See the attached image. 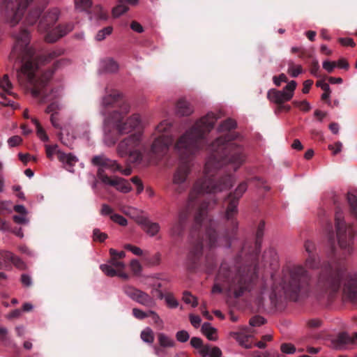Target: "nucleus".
Returning <instances> with one entry per match:
<instances>
[{
  "label": "nucleus",
  "mask_w": 357,
  "mask_h": 357,
  "mask_svg": "<svg viewBox=\"0 0 357 357\" xmlns=\"http://www.w3.org/2000/svg\"><path fill=\"white\" fill-rule=\"evenodd\" d=\"M210 150L213 155L206 162L204 177L195 183L190 193L189 207H193L197 199H201L205 194H215L229 188L232 185V177L227 176L222 183L214 184L215 171L227 164L233 172H236L245 160L243 148L231 142L230 138L217 139L211 144Z\"/></svg>",
  "instance_id": "obj_1"
},
{
  "label": "nucleus",
  "mask_w": 357,
  "mask_h": 357,
  "mask_svg": "<svg viewBox=\"0 0 357 357\" xmlns=\"http://www.w3.org/2000/svg\"><path fill=\"white\" fill-rule=\"evenodd\" d=\"M15 41L10 54V59L23 62L21 68L17 71V80L20 84L29 83L33 86L32 93L38 96L40 93V88L45 86L52 79L53 70L45 72L38 80L36 79L38 65L34 58V50L29 45V33L23 29L14 36Z\"/></svg>",
  "instance_id": "obj_2"
},
{
  "label": "nucleus",
  "mask_w": 357,
  "mask_h": 357,
  "mask_svg": "<svg viewBox=\"0 0 357 357\" xmlns=\"http://www.w3.org/2000/svg\"><path fill=\"white\" fill-rule=\"evenodd\" d=\"M217 119L213 113H208L179 137L174 145V149L180 157L185 158L195 154L202 147L204 135L213 128Z\"/></svg>",
  "instance_id": "obj_3"
},
{
  "label": "nucleus",
  "mask_w": 357,
  "mask_h": 357,
  "mask_svg": "<svg viewBox=\"0 0 357 357\" xmlns=\"http://www.w3.org/2000/svg\"><path fill=\"white\" fill-rule=\"evenodd\" d=\"M33 0H3V8L5 11L6 22L11 26L17 25L22 20L24 11ZM41 2L32 6L24 19V24L33 25L40 18L43 11L48 3L47 0H40Z\"/></svg>",
  "instance_id": "obj_4"
},
{
  "label": "nucleus",
  "mask_w": 357,
  "mask_h": 357,
  "mask_svg": "<svg viewBox=\"0 0 357 357\" xmlns=\"http://www.w3.org/2000/svg\"><path fill=\"white\" fill-rule=\"evenodd\" d=\"M33 0H3V8L5 11L6 22L11 26L17 25L22 20L24 11ZM41 2L32 6L24 19V24L33 25L40 18L43 11L48 3L47 0H40Z\"/></svg>",
  "instance_id": "obj_5"
},
{
  "label": "nucleus",
  "mask_w": 357,
  "mask_h": 357,
  "mask_svg": "<svg viewBox=\"0 0 357 357\" xmlns=\"http://www.w3.org/2000/svg\"><path fill=\"white\" fill-rule=\"evenodd\" d=\"M130 106L128 102L121 105V112L113 110V115L106 116L104 119L105 126L113 125L115 130L120 135L131 132L142 126V117L139 114H133L126 119L125 117L130 112Z\"/></svg>",
  "instance_id": "obj_6"
},
{
  "label": "nucleus",
  "mask_w": 357,
  "mask_h": 357,
  "mask_svg": "<svg viewBox=\"0 0 357 357\" xmlns=\"http://www.w3.org/2000/svg\"><path fill=\"white\" fill-rule=\"evenodd\" d=\"M59 15V9L53 8L47 11L39 22L38 30L41 33H47L45 39L48 43L56 41L59 38L71 31L74 28L73 24L67 23L52 29V26L58 20Z\"/></svg>",
  "instance_id": "obj_7"
},
{
  "label": "nucleus",
  "mask_w": 357,
  "mask_h": 357,
  "mask_svg": "<svg viewBox=\"0 0 357 357\" xmlns=\"http://www.w3.org/2000/svg\"><path fill=\"white\" fill-rule=\"evenodd\" d=\"M309 276L303 267L296 266L284 272L279 285L286 293H300L307 289Z\"/></svg>",
  "instance_id": "obj_8"
},
{
  "label": "nucleus",
  "mask_w": 357,
  "mask_h": 357,
  "mask_svg": "<svg viewBox=\"0 0 357 357\" xmlns=\"http://www.w3.org/2000/svg\"><path fill=\"white\" fill-rule=\"evenodd\" d=\"M142 142V135L141 133L129 135L119 143L116 149L118 155L121 157L128 155L132 162L141 161L144 149Z\"/></svg>",
  "instance_id": "obj_9"
},
{
  "label": "nucleus",
  "mask_w": 357,
  "mask_h": 357,
  "mask_svg": "<svg viewBox=\"0 0 357 357\" xmlns=\"http://www.w3.org/2000/svg\"><path fill=\"white\" fill-rule=\"evenodd\" d=\"M173 137L170 135H162L155 137L150 149V155L155 159H161L165 156L172 146Z\"/></svg>",
  "instance_id": "obj_10"
},
{
  "label": "nucleus",
  "mask_w": 357,
  "mask_h": 357,
  "mask_svg": "<svg viewBox=\"0 0 357 357\" xmlns=\"http://www.w3.org/2000/svg\"><path fill=\"white\" fill-rule=\"evenodd\" d=\"M123 291L131 300L144 307L151 308L156 306V301L152 296L146 292L132 285H124L123 287Z\"/></svg>",
  "instance_id": "obj_11"
},
{
  "label": "nucleus",
  "mask_w": 357,
  "mask_h": 357,
  "mask_svg": "<svg viewBox=\"0 0 357 357\" xmlns=\"http://www.w3.org/2000/svg\"><path fill=\"white\" fill-rule=\"evenodd\" d=\"M297 83L294 80L290 81L282 91L271 89L268 91L267 97L268 100L275 104H282L290 100L294 93Z\"/></svg>",
  "instance_id": "obj_12"
},
{
  "label": "nucleus",
  "mask_w": 357,
  "mask_h": 357,
  "mask_svg": "<svg viewBox=\"0 0 357 357\" xmlns=\"http://www.w3.org/2000/svg\"><path fill=\"white\" fill-rule=\"evenodd\" d=\"M123 102H128L123 100L121 96L117 92H113L112 94L104 96L101 101L100 105V112L104 116V119L106 116H112V112H108L110 108H115L114 110L121 112V105Z\"/></svg>",
  "instance_id": "obj_13"
},
{
  "label": "nucleus",
  "mask_w": 357,
  "mask_h": 357,
  "mask_svg": "<svg viewBox=\"0 0 357 357\" xmlns=\"http://www.w3.org/2000/svg\"><path fill=\"white\" fill-rule=\"evenodd\" d=\"M335 225L338 243L342 248L349 247L353 239L349 230L347 231L344 222L342 218V214L337 213L335 215Z\"/></svg>",
  "instance_id": "obj_14"
},
{
  "label": "nucleus",
  "mask_w": 357,
  "mask_h": 357,
  "mask_svg": "<svg viewBox=\"0 0 357 357\" xmlns=\"http://www.w3.org/2000/svg\"><path fill=\"white\" fill-rule=\"evenodd\" d=\"M343 294L346 299L354 303L357 299V275L353 274H347L342 278Z\"/></svg>",
  "instance_id": "obj_15"
},
{
  "label": "nucleus",
  "mask_w": 357,
  "mask_h": 357,
  "mask_svg": "<svg viewBox=\"0 0 357 357\" xmlns=\"http://www.w3.org/2000/svg\"><path fill=\"white\" fill-rule=\"evenodd\" d=\"M98 174L99 178L103 183L111 186H114L116 189L121 192L128 193L132 190V187L128 181L124 178L118 177L111 178L107 175L102 174L100 169L99 170Z\"/></svg>",
  "instance_id": "obj_16"
},
{
  "label": "nucleus",
  "mask_w": 357,
  "mask_h": 357,
  "mask_svg": "<svg viewBox=\"0 0 357 357\" xmlns=\"http://www.w3.org/2000/svg\"><path fill=\"white\" fill-rule=\"evenodd\" d=\"M248 184L246 182L241 183L234 192V197L231 199L229 204L226 211V218L230 219L237 213L238 200L247 190Z\"/></svg>",
  "instance_id": "obj_17"
},
{
  "label": "nucleus",
  "mask_w": 357,
  "mask_h": 357,
  "mask_svg": "<svg viewBox=\"0 0 357 357\" xmlns=\"http://www.w3.org/2000/svg\"><path fill=\"white\" fill-rule=\"evenodd\" d=\"M340 287V281L333 276L321 277L317 283V288L326 294H333Z\"/></svg>",
  "instance_id": "obj_18"
},
{
  "label": "nucleus",
  "mask_w": 357,
  "mask_h": 357,
  "mask_svg": "<svg viewBox=\"0 0 357 357\" xmlns=\"http://www.w3.org/2000/svg\"><path fill=\"white\" fill-rule=\"evenodd\" d=\"M354 343V339L347 333H340L330 340V347L335 349H344Z\"/></svg>",
  "instance_id": "obj_19"
},
{
  "label": "nucleus",
  "mask_w": 357,
  "mask_h": 357,
  "mask_svg": "<svg viewBox=\"0 0 357 357\" xmlns=\"http://www.w3.org/2000/svg\"><path fill=\"white\" fill-rule=\"evenodd\" d=\"M91 162L93 165L101 167L98 171L100 169L102 174H104L102 168L109 169L112 172L120 170V165L116 160H110L102 155L94 156L92 158Z\"/></svg>",
  "instance_id": "obj_20"
},
{
  "label": "nucleus",
  "mask_w": 357,
  "mask_h": 357,
  "mask_svg": "<svg viewBox=\"0 0 357 357\" xmlns=\"http://www.w3.org/2000/svg\"><path fill=\"white\" fill-rule=\"evenodd\" d=\"M190 172L188 165H181L175 172L173 178V183L176 185L175 190L180 192L183 189L180 190V187L185 183L187 176Z\"/></svg>",
  "instance_id": "obj_21"
},
{
  "label": "nucleus",
  "mask_w": 357,
  "mask_h": 357,
  "mask_svg": "<svg viewBox=\"0 0 357 357\" xmlns=\"http://www.w3.org/2000/svg\"><path fill=\"white\" fill-rule=\"evenodd\" d=\"M248 289V284L245 276H237L230 287V290L234 291L236 297L241 296Z\"/></svg>",
  "instance_id": "obj_22"
},
{
  "label": "nucleus",
  "mask_w": 357,
  "mask_h": 357,
  "mask_svg": "<svg viewBox=\"0 0 357 357\" xmlns=\"http://www.w3.org/2000/svg\"><path fill=\"white\" fill-rule=\"evenodd\" d=\"M58 159L70 172H73V167L78 162V158L73 153H65L62 151H58Z\"/></svg>",
  "instance_id": "obj_23"
},
{
  "label": "nucleus",
  "mask_w": 357,
  "mask_h": 357,
  "mask_svg": "<svg viewBox=\"0 0 357 357\" xmlns=\"http://www.w3.org/2000/svg\"><path fill=\"white\" fill-rule=\"evenodd\" d=\"M13 84L9 79L7 75H4L3 77L0 78V89L2 92H0V96L5 98V95L15 96V93L13 91Z\"/></svg>",
  "instance_id": "obj_24"
},
{
  "label": "nucleus",
  "mask_w": 357,
  "mask_h": 357,
  "mask_svg": "<svg viewBox=\"0 0 357 357\" xmlns=\"http://www.w3.org/2000/svg\"><path fill=\"white\" fill-rule=\"evenodd\" d=\"M202 333L208 340L216 341L218 339V330L210 323L205 322L202 326Z\"/></svg>",
  "instance_id": "obj_25"
},
{
  "label": "nucleus",
  "mask_w": 357,
  "mask_h": 357,
  "mask_svg": "<svg viewBox=\"0 0 357 357\" xmlns=\"http://www.w3.org/2000/svg\"><path fill=\"white\" fill-rule=\"evenodd\" d=\"M141 225L144 231L150 236H155L160 229L158 223L151 222L149 220H144Z\"/></svg>",
  "instance_id": "obj_26"
},
{
  "label": "nucleus",
  "mask_w": 357,
  "mask_h": 357,
  "mask_svg": "<svg viewBox=\"0 0 357 357\" xmlns=\"http://www.w3.org/2000/svg\"><path fill=\"white\" fill-rule=\"evenodd\" d=\"M193 112L190 104L184 99H181L176 104V113L180 116H188Z\"/></svg>",
  "instance_id": "obj_27"
},
{
  "label": "nucleus",
  "mask_w": 357,
  "mask_h": 357,
  "mask_svg": "<svg viewBox=\"0 0 357 357\" xmlns=\"http://www.w3.org/2000/svg\"><path fill=\"white\" fill-rule=\"evenodd\" d=\"M229 336L234 337L241 347L246 349L252 347V344L249 342V338L251 336L240 332H231Z\"/></svg>",
  "instance_id": "obj_28"
},
{
  "label": "nucleus",
  "mask_w": 357,
  "mask_h": 357,
  "mask_svg": "<svg viewBox=\"0 0 357 357\" xmlns=\"http://www.w3.org/2000/svg\"><path fill=\"white\" fill-rule=\"evenodd\" d=\"M199 354L203 356L209 357H220L222 355L221 350L217 347H211L209 345H204L201 350H199Z\"/></svg>",
  "instance_id": "obj_29"
},
{
  "label": "nucleus",
  "mask_w": 357,
  "mask_h": 357,
  "mask_svg": "<svg viewBox=\"0 0 357 357\" xmlns=\"http://www.w3.org/2000/svg\"><path fill=\"white\" fill-rule=\"evenodd\" d=\"M185 217H183L181 215H179L178 220L174 222L169 230V234L172 237L178 236L183 229Z\"/></svg>",
  "instance_id": "obj_30"
},
{
  "label": "nucleus",
  "mask_w": 357,
  "mask_h": 357,
  "mask_svg": "<svg viewBox=\"0 0 357 357\" xmlns=\"http://www.w3.org/2000/svg\"><path fill=\"white\" fill-rule=\"evenodd\" d=\"M347 201L353 213L356 215L357 213V195L355 190L348 192Z\"/></svg>",
  "instance_id": "obj_31"
},
{
  "label": "nucleus",
  "mask_w": 357,
  "mask_h": 357,
  "mask_svg": "<svg viewBox=\"0 0 357 357\" xmlns=\"http://www.w3.org/2000/svg\"><path fill=\"white\" fill-rule=\"evenodd\" d=\"M128 10V7L124 3V1L119 0V4L112 10V15L114 17H118L126 13Z\"/></svg>",
  "instance_id": "obj_32"
},
{
  "label": "nucleus",
  "mask_w": 357,
  "mask_h": 357,
  "mask_svg": "<svg viewBox=\"0 0 357 357\" xmlns=\"http://www.w3.org/2000/svg\"><path fill=\"white\" fill-rule=\"evenodd\" d=\"M171 127L172 124L168 121H163L156 126L154 135H166L165 132H168Z\"/></svg>",
  "instance_id": "obj_33"
},
{
  "label": "nucleus",
  "mask_w": 357,
  "mask_h": 357,
  "mask_svg": "<svg viewBox=\"0 0 357 357\" xmlns=\"http://www.w3.org/2000/svg\"><path fill=\"white\" fill-rule=\"evenodd\" d=\"M141 338L142 340L146 343L151 344L154 341V335L153 331L146 327L144 330L141 332Z\"/></svg>",
  "instance_id": "obj_34"
},
{
  "label": "nucleus",
  "mask_w": 357,
  "mask_h": 357,
  "mask_svg": "<svg viewBox=\"0 0 357 357\" xmlns=\"http://www.w3.org/2000/svg\"><path fill=\"white\" fill-rule=\"evenodd\" d=\"M183 301L185 303L191 305L192 307H195L198 305L197 297L192 295L189 291H185L183 294Z\"/></svg>",
  "instance_id": "obj_35"
},
{
  "label": "nucleus",
  "mask_w": 357,
  "mask_h": 357,
  "mask_svg": "<svg viewBox=\"0 0 357 357\" xmlns=\"http://www.w3.org/2000/svg\"><path fill=\"white\" fill-rule=\"evenodd\" d=\"M102 66L107 72L114 73L118 70L119 66L116 61L112 59L105 60L102 62Z\"/></svg>",
  "instance_id": "obj_36"
},
{
  "label": "nucleus",
  "mask_w": 357,
  "mask_h": 357,
  "mask_svg": "<svg viewBox=\"0 0 357 357\" xmlns=\"http://www.w3.org/2000/svg\"><path fill=\"white\" fill-rule=\"evenodd\" d=\"M158 342L163 347H172L174 345V340L164 333L158 335Z\"/></svg>",
  "instance_id": "obj_37"
},
{
  "label": "nucleus",
  "mask_w": 357,
  "mask_h": 357,
  "mask_svg": "<svg viewBox=\"0 0 357 357\" xmlns=\"http://www.w3.org/2000/svg\"><path fill=\"white\" fill-rule=\"evenodd\" d=\"M287 72L292 77H296L302 73V67L301 65H294L293 62L290 61Z\"/></svg>",
  "instance_id": "obj_38"
},
{
  "label": "nucleus",
  "mask_w": 357,
  "mask_h": 357,
  "mask_svg": "<svg viewBox=\"0 0 357 357\" xmlns=\"http://www.w3.org/2000/svg\"><path fill=\"white\" fill-rule=\"evenodd\" d=\"M100 268L107 276L114 277L118 274V271H116L111 264H101Z\"/></svg>",
  "instance_id": "obj_39"
},
{
  "label": "nucleus",
  "mask_w": 357,
  "mask_h": 357,
  "mask_svg": "<svg viewBox=\"0 0 357 357\" xmlns=\"http://www.w3.org/2000/svg\"><path fill=\"white\" fill-rule=\"evenodd\" d=\"M91 6V0H75V7L77 10L82 11L87 10Z\"/></svg>",
  "instance_id": "obj_40"
},
{
  "label": "nucleus",
  "mask_w": 357,
  "mask_h": 357,
  "mask_svg": "<svg viewBox=\"0 0 357 357\" xmlns=\"http://www.w3.org/2000/svg\"><path fill=\"white\" fill-rule=\"evenodd\" d=\"M236 123L234 120L229 119L225 121L219 127V131L224 132L230 130L236 127Z\"/></svg>",
  "instance_id": "obj_41"
},
{
  "label": "nucleus",
  "mask_w": 357,
  "mask_h": 357,
  "mask_svg": "<svg viewBox=\"0 0 357 357\" xmlns=\"http://www.w3.org/2000/svg\"><path fill=\"white\" fill-rule=\"evenodd\" d=\"M112 26H107L101 30H100L96 34V39L98 41H101L104 40L107 36H109L112 32Z\"/></svg>",
  "instance_id": "obj_42"
},
{
  "label": "nucleus",
  "mask_w": 357,
  "mask_h": 357,
  "mask_svg": "<svg viewBox=\"0 0 357 357\" xmlns=\"http://www.w3.org/2000/svg\"><path fill=\"white\" fill-rule=\"evenodd\" d=\"M130 268L135 275L141 274L142 267L140 262L137 259H132L130 263Z\"/></svg>",
  "instance_id": "obj_43"
},
{
  "label": "nucleus",
  "mask_w": 357,
  "mask_h": 357,
  "mask_svg": "<svg viewBox=\"0 0 357 357\" xmlns=\"http://www.w3.org/2000/svg\"><path fill=\"white\" fill-rule=\"evenodd\" d=\"M109 263L118 271H123L126 267L123 261H119V259H116L115 257H111Z\"/></svg>",
  "instance_id": "obj_44"
},
{
  "label": "nucleus",
  "mask_w": 357,
  "mask_h": 357,
  "mask_svg": "<svg viewBox=\"0 0 357 357\" xmlns=\"http://www.w3.org/2000/svg\"><path fill=\"white\" fill-rule=\"evenodd\" d=\"M63 53V51L62 50H51L45 56V60L46 62H50L52 60L54 59L55 58L61 56Z\"/></svg>",
  "instance_id": "obj_45"
},
{
  "label": "nucleus",
  "mask_w": 357,
  "mask_h": 357,
  "mask_svg": "<svg viewBox=\"0 0 357 357\" xmlns=\"http://www.w3.org/2000/svg\"><path fill=\"white\" fill-rule=\"evenodd\" d=\"M47 156L50 159H52L55 154L58 155V151H61L58 149L57 145H46L45 146Z\"/></svg>",
  "instance_id": "obj_46"
},
{
  "label": "nucleus",
  "mask_w": 357,
  "mask_h": 357,
  "mask_svg": "<svg viewBox=\"0 0 357 357\" xmlns=\"http://www.w3.org/2000/svg\"><path fill=\"white\" fill-rule=\"evenodd\" d=\"M280 350L282 353L292 354L296 352V347L290 343H283L280 346Z\"/></svg>",
  "instance_id": "obj_47"
},
{
  "label": "nucleus",
  "mask_w": 357,
  "mask_h": 357,
  "mask_svg": "<svg viewBox=\"0 0 357 357\" xmlns=\"http://www.w3.org/2000/svg\"><path fill=\"white\" fill-rule=\"evenodd\" d=\"M167 306L170 308H176L178 306V302L172 294H167L165 297Z\"/></svg>",
  "instance_id": "obj_48"
},
{
  "label": "nucleus",
  "mask_w": 357,
  "mask_h": 357,
  "mask_svg": "<svg viewBox=\"0 0 357 357\" xmlns=\"http://www.w3.org/2000/svg\"><path fill=\"white\" fill-rule=\"evenodd\" d=\"M110 218L112 221L121 226H126L128 224L127 220L123 216L119 214H112L111 215Z\"/></svg>",
  "instance_id": "obj_49"
},
{
  "label": "nucleus",
  "mask_w": 357,
  "mask_h": 357,
  "mask_svg": "<svg viewBox=\"0 0 357 357\" xmlns=\"http://www.w3.org/2000/svg\"><path fill=\"white\" fill-rule=\"evenodd\" d=\"M132 314L137 319H144L149 317V311L146 312L139 308L135 307L132 309Z\"/></svg>",
  "instance_id": "obj_50"
},
{
  "label": "nucleus",
  "mask_w": 357,
  "mask_h": 357,
  "mask_svg": "<svg viewBox=\"0 0 357 357\" xmlns=\"http://www.w3.org/2000/svg\"><path fill=\"white\" fill-rule=\"evenodd\" d=\"M294 105L303 112H308L311 109V105L306 100L294 101Z\"/></svg>",
  "instance_id": "obj_51"
},
{
  "label": "nucleus",
  "mask_w": 357,
  "mask_h": 357,
  "mask_svg": "<svg viewBox=\"0 0 357 357\" xmlns=\"http://www.w3.org/2000/svg\"><path fill=\"white\" fill-rule=\"evenodd\" d=\"M93 236L94 241L100 242L104 241L107 238V235L105 233L101 232L98 229H93Z\"/></svg>",
  "instance_id": "obj_52"
},
{
  "label": "nucleus",
  "mask_w": 357,
  "mask_h": 357,
  "mask_svg": "<svg viewBox=\"0 0 357 357\" xmlns=\"http://www.w3.org/2000/svg\"><path fill=\"white\" fill-rule=\"evenodd\" d=\"M176 337L178 342H185L189 340L190 335L186 331L182 330L176 333Z\"/></svg>",
  "instance_id": "obj_53"
},
{
  "label": "nucleus",
  "mask_w": 357,
  "mask_h": 357,
  "mask_svg": "<svg viewBox=\"0 0 357 357\" xmlns=\"http://www.w3.org/2000/svg\"><path fill=\"white\" fill-rule=\"evenodd\" d=\"M22 142V139L20 136L15 135L8 139V144L10 147H15L19 146Z\"/></svg>",
  "instance_id": "obj_54"
},
{
  "label": "nucleus",
  "mask_w": 357,
  "mask_h": 357,
  "mask_svg": "<svg viewBox=\"0 0 357 357\" xmlns=\"http://www.w3.org/2000/svg\"><path fill=\"white\" fill-rule=\"evenodd\" d=\"M208 238V243L207 245L209 247H213L215 245V240H216V234L214 230L209 229L206 234Z\"/></svg>",
  "instance_id": "obj_55"
},
{
  "label": "nucleus",
  "mask_w": 357,
  "mask_h": 357,
  "mask_svg": "<svg viewBox=\"0 0 357 357\" xmlns=\"http://www.w3.org/2000/svg\"><path fill=\"white\" fill-rule=\"evenodd\" d=\"M323 68L328 73H332L336 68V61H330L326 60L322 63Z\"/></svg>",
  "instance_id": "obj_56"
},
{
  "label": "nucleus",
  "mask_w": 357,
  "mask_h": 357,
  "mask_svg": "<svg viewBox=\"0 0 357 357\" xmlns=\"http://www.w3.org/2000/svg\"><path fill=\"white\" fill-rule=\"evenodd\" d=\"M342 144L340 142L333 144L328 145V149L331 151L333 155H337L342 151Z\"/></svg>",
  "instance_id": "obj_57"
},
{
  "label": "nucleus",
  "mask_w": 357,
  "mask_h": 357,
  "mask_svg": "<svg viewBox=\"0 0 357 357\" xmlns=\"http://www.w3.org/2000/svg\"><path fill=\"white\" fill-rule=\"evenodd\" d=\"M249 323L252 326H259L265 323V319L262 317L256 316L250 319Z\"/></svg>",
  "instance_id": "obj_58"
},
{
  "label": "nucleus",
  "mask_w": 357,
  "mask_h": 357,
  "mask_svg": "<svg viewBox=\"0 0 357 357\" xmlns=\"http://www.w3.org/2000/svg\"><path fill=\"white\" fill-rule=\"evenodd\" d=\"M190 324L195 328H198L200 326L202 319L198 315L190 314L189 315Z\"/></svg>",
  "instance_id": "obj_59"
},
{
  "label": "nucleus",
  "mask_w": 357,
  "mask_h": 357,
  "mask_svg": "<svg viewBox=\"0 0 357 357\" xmlns=\"http://www.w3.org/2000/svg\"><path fill=\"white\" fill-rule=\"evenodd\" d=\"M124 248L125 249L132 252L135 255L141 256L143 254L142 250L139 247L134 246L130 244H126Z\"/></svg>",
  "instance_id": "obj_60"
},
{
  "label": "nucleus",
  "mask_w": 357,
  "mask_h": 357,
  "mask_svg": "<svg viewBox=\"0 0 357 357\" xmlns=\"http://www.w3.org/2000/svg\"><path fill=\"white\" fill-rule=\"evenodd\" d=\"M61 109V106L57 102H52L50 105H49L46 109L47 113H52L58 114V111Z\"/></svg>",
  "instance_id": "obj_61"
},
{
  "label": "nucleus",
  "mask_w": 357,
  "mask_h": 357,
  "mask_svg": "<svg viewBox=\"0 0 357 357\" xmlns=\"http://www.w3.org/2000/svg\"><path fill=\"white\" fill-rule=\"evenodd\" d=\"M190 344L192 347L199 349L201 350V348H203L204 346L202 344V340L199 337H193L190 340Z\"/></svg>",
  "instance_id": "obj_62"
},
{
  "label": "nucleus",
  "mask_w": 357,
  "mask_h": 357,
  "mask_svg": "<svg viewBox=\"0 0 357 357\" xmlns=\"http://www.w3.org/2000/svg\"><path fill=\"white\" fill-rule=\"evenodd\" d=\"M0 255H1V257L3 258V259L5 261H10V262L12 261V260L13 259V257L15 256V255L13 253H12L10 251H8V250L1 251Z\"/></svg>",
  "instance_id": "obj_63"
},
{
  "label": "nucleus",
  "mask_w": 357,
  "mask_h": 357,
  "mask_svg": "<svg viewBox=\"0 0 357 357\" xmlns=\"http://www.w3.org/2000/svg\"><path fill=\"white\" fill-rule=\"evenodd\" d=\"M273 83L278 86H280L282 82H287V77L284 73L280 74L279 76L273 77Z\"/></svg>",
  "instance_id": "obj_64"
}]
</instances>
